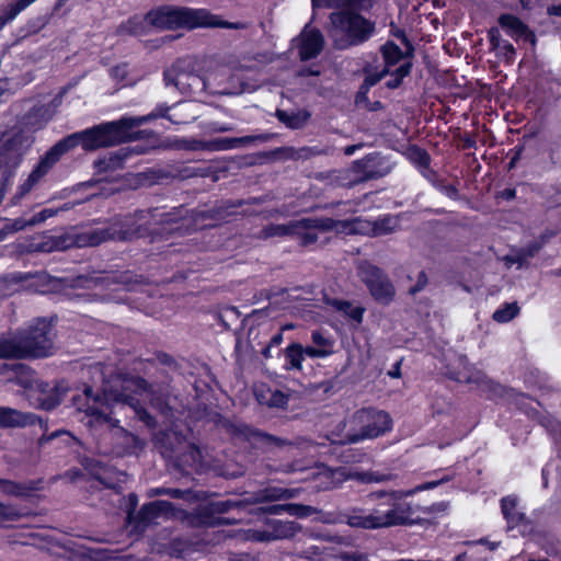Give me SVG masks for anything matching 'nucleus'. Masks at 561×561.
I'll return each instance as SVG.
<instances>
[{"mask_svg": "<svg viewBox=\"0 0 561 561\" xmlns=\"http://www.w3.org/2000/svg\"><path fill=\"white\" fill-rule=\"evenodd\" d=\"M35 486L32 483L16 482L0 478V493L9 496L24 497L28 496Z\"/></svg>", "mask_w": 561, "mask_h": 561, "instance_id": "7c9ffc66", "label": "nucleus"}, {"mask_svg": "<svg viewBox=\"0 0 561 561\" xmlns=\"http://www.w3.org/2000/svg\"><path fill=\"white\" fill-rule=\"evenodd\" d=\"M374 167V159L368 156L353 162V170L360 181L378 179L381 175Z\"/></svg>", "mask_w": 561, "mask_h": 561, "instance_id": "4c0bfd02", "label": "nucleus"}, {"mask_svg": "<svg viewBox=\"0 0 561 561\" xmlns=\"http://www.w3.org/2000/svg\"><path fill=\"white\" fill-rule=\"evenodd\" d=\"M348 525L352 527L364 528V529H379L382 528L379 508H374V511L368 515H351L348 517Z\"/></svg>", "mask_w": 561, "mask_h": 561, "instance_id": "f704fd0d", "label": "nucleus"}, {"mask_svg": "<svg viewBox=\"0 0 561 561\" xmlns=\"http://www.w3.org/2000/svg\"><path fill=\"white\" fill-rule=\"evenodd\" d=\"M375 2L376 0H311L313 9L339 8L342 4L344 9L357 12L370 10Z\"/></svg>", "mask_w": 561, "mask_h": 561, "instance_id": "b1692460", "label": "nucleus"}, {"mask_svg": "<svg viewBox=\"0 0 561 561\" xmlns=\"http://www.w3.org/2000/svg\"><path fill=\"white\" fill-rule=\"evenodd\" d=\"M412 66L411 61H404L394 70H390V73H388L390 79L386 81L385 85L390 90L398 89L403 83V80L410 76Z\"/></svg>", "mask_w": 561, "mask_h": 561, "instance_id": "79ce46f5", "label": "nucleus"}, {"mask_svg": "<svg viewBox=\"0 0 561 561\" xmlns=\"http://www.w3.org/2000/svg\"><path fill=\"white\" fill-rule=\"evenodd\" d=\"M242 205V201H238L236 203L226 201L210 209L197 213L195 220L203 221L201 228L215 227L221 222L227 221L228 218L234 214V209Z\"/></svg>", "mask_w": 561, "mask_h": 561, "instance_id": "a211bd4d", "label": "nucleus"}, {"mask_svg": "<svg viewBox=\"0 0 561 561\" xmlns=\"http://www.w3.org/2000/svg\"><path fill=\"white\" fill-rule=\"evenodd\" d=\"M348 478H353L359 482H363V483H371V482H380V481H383V477L382 476H379L375 472H355V473H350L347 476Z\"/></svg>", "mask_w": 561, "mask_h": 561, "instance_id": "0e129e2a", "label": "nucleus"}, {"mask_svg": "<svg viewBox=\"0 0 561 561\" xmlns=\"http://www.w3.org/2000/svg\"><path fill=\"white\" fill-rule=\"evenodd\" d=\"M365 80L371 85H376L381 79H383L390 70L387 67H383L381 70H373L369 67H364Z\"/></svg>", "mask_w": 561, "mask_h": 561, "instance_id": "4d7b16f0", "label": "nucleus"}, {"mask_svg": "<svg viewBox=\"0 0 561 561\" xmlns=\"http://www.w3.org/2000/svg\"><path fill=\"white\" fill-rule=\"evenodd\" d=\"M54 337L51 320L38 318L18 339H14L16 359L44 358L51 355Z\"/></svg>", "mask_w": 561, "mask_h": 561, "instance_id": "423d86ee", "label": "nucleus"}, {"mask_svg": "<svg viewBox=\"0 0 561 561\" xmlns=\"http://www.w3.org/2000/svg\"><path fill=\"white\" fill-rule=\"evenodd\" d=\"M358 222H360L359 217L345 220L333 219L330 217L302 218L295 220L297 228L293 230L291 236L297 237L302 247H308L318 241V231H331L333 229L343 231L348 229L351 231H356L357 229L354 227V225Z\"/></svg>", "mask_w": 561, "mask_h": 561, "instance_id": "1a4fd4ad", "label": "nucleus"}, {"mask_svg": "<svg viewBox=\"0 0 561 561\" xmlns=\"http://www.w3.org/2000/svg\"><path fill=\"white\" fill-rule=\"evenodd\" d=\"M290 150V148L280 147L271 151L257 152L253 156L254 159L251 163H264L272 160L288 158L289 156L285 153H287Z\"/></svg>", "mask_w": 561, "mask_h": 561, "instance_id": "de8ad7c7", "label": "nucleus"}, {"mask_svg": "<svg viewBox=\"0 0 561 561\" xmlns=\"http://www.w3.org/2000/svg\"><path fill=\"white\" fill-rule=\"evenodd\" d=\"M227 428L231 435L242 438L254 448L262 449L263 451H273L291 445V442L287 438L275 436L244 423H230Z\"/></svg>", "mask_w": 561, "mask_h": 561, "instance_id": "ddd939ff", "label": "nucleus"}, {"mask_svg": "<svg viewBox=\"0 0 561 561\" xmlns=\"http://www.w3.org/2000/svg\"><path fill=\"white\" fill-rule=\"evenodd\" d=\"M78 146L82 147V136L79 135V131L70 134L58 140L45 152L43 157L47 162L50 163V165L54 167L64 154L68 153Z\"/></svg>", "mask_w": 561, "mask_h": 561, "instance_id": "6ab92c4d", "label": "nucleus"}, {"mask_svg": "<svg viewBox=\"0 0 561 561\" xmlns=\"http://www.w3.org/2000/svg\"><path fill=\"white\" fill-rule=\"evenodd\" d=\"M542 199V205L547 209H556L561 206V184L542 183L537 191Z\"/></svg>", "mask_w": 561, "mask_h": 561, "instance_id": "a878e982", "label": "nucleus"}, {"mask_svg": "<svg viewBox=\"0 0 561 561\" xmlns=\"http://www.w3.org/2000/svg\"><path fill=\"white\" fill-rule=\"evenodd\" d=\"M190 545L188 542L181 538L175 537L169 541L167 545V553L173 558H183V556L188 551Z\"/></svg>", "mask_w": 561, "mask_h": 561, "instance_id": "3c124183", "label": "nucleus"}, {"mask_svg": "<svg viewBox=\"0 0 561 561\" xmlns=\"http://www.w3.org/2000/svg\"><path fill=\"white\" fill-rule=\"evenodd\" d=\"M497 22L511 37L519 38L528 31V26L518 16L511 13L501 14Z\"/></svg>", "mask_w": 561, "mask_h": 561, "instance_id": "cd10ccee", "label": "nucleus"}, {"mask_svg": "<svg viewBox=\"0 0 561 561\" xmlns=\"http://www.w3.org/2000/svg\"><path fill=\"white\" fill-rule=\"evenodd\" d=\"M174 505L169 501L157 500L144 504L136 515V523L144 527L154 523L159 517H169L174 514Z\"/></svg>", "mask_w": 561, "mask_h": 561, "instance_id": "f3484780", "label": "nucleus"}, {"mask_svg": "<svg viewBox=\"0 0 561 561\" xmlns=\"http://www.w3.org/2000/svg\"><path fill=\"white\" fill-rule=\"evenodd\" d=\"M295 228H297V225H295V221H290L287 225L268 224L267 226L263 227L261 234L265 239H270V238H274V237L291 236L293 230Z\"/></svg>", "mask_w": 561, "mask_h": 561, "instance_id": "c03bdc74", "label": "nucleus"}, {"mask_svg": "<svg viewBox=\"0 0 561 561\" xmlns=\"http://www.w3.org/2000/svg\"><path fill=\"white\" fill-rule=\"evenodd\" d=\"M501 511L510 528L529 524L527 516L517 511V500L514 496L508 495L501 500Z\"/></svg>", "mask_w": 561, "mask_h": 561, "instance_id": "5701e85b", "label": "nucleus"}, {"mask_svg": "<svg viewBox=\"0 0 561 561\" xmlns=\"http://www.w3.org/2000/svg\"><path fill=\"white\" fill-rule=\"evenodd\" d=\"M154 210L136 209L133 213L116 214L104 220L103 226L82 230L72 236L57 237L54 242L56 250L70 248H94L102 243L128 242L136 239H150L151 242L165 238L171 232L170 215H163L157 227H151L149 218L154 217Z\"/></svg>", "mask_w": 561, "mask_h": 561, "instance_id": "f257e3e1", "label": "nucleus"}, {"mask_svg": "<svg viewBox=\"0 0 561 561\" xmlns=\"http://www.w3.org/2000/svg\"><path fill=\"white\" fill-rule=\"evenodd\" d=\"M264 135H248L242 137H219L208 141V149L215 151L231 150L234 148L245 147L257 140H265Z\"/></svg>", "mask_w": 561, "mask_h": 561, "instance_id": "412c9836", "label": "nucleus"}, {"mask_svg": "<svg viewBox=\"0 0 561 561\" xmlns=\"http://www.w3.org/2000/svg\"><path fill=\"white\" fill-rule=\"evenodd\" d=\"M419 173L432 186L435 188L438 186V184L442 182L443 178L439 175V173L434 170L431 164H427L426 167L419 170Z\"/></svg>", "mask_w": 561, "mask_h": 561, "instance_id": "052dcab7", "label": "nucleus"}, {"mask_svg": "<svg viewBox=\"0 0 561 561\" xmlns=\"http://www.w3.org/2000/svg\"><path fill=\"white\" fill-rule=\"evenodd\" d=\"M298 56L301 61L317 58L324 47V37L319 28L306 25L296 38Z\"/></svg>", "mask_w": 561, "mask_h": 561, "instance_id": "dca6fc26", "label": "nucleus"}, {"mask_svg": "<svg viewBox=\"0 0 561 561\" xmlns=\"http://www.w3.org/2000/svg\"><path fill=\"white\" fill-rule=\"evenodd\" d=\"M346 477L343 471L324 469L321 472H318L314 478V489L318 491H328L339 488Z\"/></svg>", "mask_w": 561, "mask_h": 561, "instance_id": "393cba45", "label": "nucleus"}, {"mask_svg": "<svg viewBox=\"0 0 561 561\" xmlns=\"http://www.w3.org/2000/svg\"><path fill=\"white\" fill-rule=\"evenodd\" d=\"M520 312V308L516 301L504 302L492 314V319L497 323H507L516 318Z\"/></svg>", "mask_w": 561, "mask_h": 561, "instance_id": "a19ab883", "label": "nucleus"}, {"mask_svg": "<svg viewBox=\"0 0 561 561\" xmlns=\"http://www.w3.org/2000/svg\"><path fill=\"white\" fill-rule=\"evenodd\" d=\"M408 158L417 171L432 162L431 154L427 150L417 145H412L409 148Z\"/></svg>", "mask_w": 561, "mask_h": 561, "instance_id": "37998d69", "label": "nucleus"}, {"mask_svg": "<svg viewBox=\"0 0 561 561\" xmlns=\"http://www.w3.org/2000/svg\"><path fill=\"white\" fill-rule=\"evenodd\" d=\"M28 222H30V219L26 220L22 217L15 218V219H9V220H7L3 229L0 232H3L7 234V233H13V232L24 230L26 227H31Z\"/></svg>", "mask_w": 561, "mask_h": 561, "instance_id": "bf43d9fd", "label": "nucleus"}, {"mask_svg": "<svg viewBox=\"0 0 561 561\" xmlns=\"http://www.w3.org/2000/svg\"><path fill=\"white\" fill-rule=\"evenodd\" d=\"M328 304L337 312L343 313L345 318L353 321L355 328L363 323L364 314L366 312L365 307L360 305L354 306L352 301L341 298H332Z\"/></svg>", "mask_w": 561, "mask_h": 561, "instance_id": "4be33fe9", "label": "nucleus"}, {"mask_svg": "<svg viewBox=\"0 0 561 561\" xmlns=\"http://www.w3.org/2000/svg\"><path fill=\"white\" fill-rule=\"evenodd\" d=\"M163 81L165 85H174L187 96H196L207 88L205 78L193 69H186L181 59L174 61L170 68L163 71Z\"/></svg>", "mask_w": 561, "mask_h": 561, "instance_id": "9b49d317", "label": "nucleus"}, {"mask_svg": "<svg viewBox=\"0 0 561 561\" xmlns=\"http://www.w3.org/2000/svg\"><path fill=\"white\" fill-rule=\"evenodd\" d=\"M129 157V150L127 148H121L115 152H111L106 159L108 162L115 164V170L123 167L125 160Z\"/></svg>", "mask_w": 561, "mask_h": 561, "instance_id": "680f3d73", "label": "nucleus"}, {"mask_svg": "<svg viewBox=\"0 0 561 561\" xmlns=\"http://www.w3.org/2000/svg\"><path fill=\"white\" fill-rule=\"evenodd\" d=\"M405 496L407 494L401 491L399 494V500L392 502L391 508H379V516L382 528L392 526H408L413 524L411 516L413 515L414 511L411 503L404 500Z\"/></svg>", "mask_w": 561, "mask_h": 561, "instance_id": "2eb2a0df", "label": "nucleus"}, {"mask_svg": "<svg viewBox=\"0 0 561 561\" xmlns=\"http://www.w3.org/2000/svg\"><path fill=\"white\" fill-rule=\"evenodd\" d=\"M61 436H67L69 438H71V434L70 432L66 431V430H57V431H54L51 433H44L37 440V444L39 447H44L46 444L50 443L51 440L58 438V437H61Z\"/></svg>", "mask_w": 561, "mask_h": 561, "instance_id": "69168bd1", "label": "nucleus"}, {"mask_svg": "<svg viewBox=\"0 0 561 561\" xmlns=\"http://www.w3.org/2000/svg\"><path fill=\"white\" fill-rule=\"evenodd\" d=\"M385 66L390 70V67L396 66L404 58L403 50L392 41H387L380 47Z\"/></svg>", "mask_w": 561, "mask_h": 561, "instance_id": "e433bc0d", "label": "nucleus"}, {"mask_svg": "<svg viewBox=\"0 0 561 561\" xmlns=\"http://www.w3.org/2000/svg\"><path fill=\"white\" fill-rule=\"evenodd\" d=\"M272 388L266 383H261L254 389L256 401L262 405H268V396L272 394Z\"/></svg>", "mask_w": 561, "mask_h": 561, "instance_id": "774afa93", "label": "nucleus"}, {"mask_svg": "<svg viewBox=\"0 0 561 561\" xmlns=\"http://www.w3.org/2000/svg\"><path fill=\"white\" fill-rule=\"evenodd\" d=\"M436 190L453 201L459 199L458 188L454 184L447 183L445 179L442 180Z\"/></svg>", "mask_w": 561, "mask_h": 561, "instance_id": "e2e57ef3", "label": "nucleus"}, {"mask_svg": "<svg viewBox=\"0 0 561 561\" xmlns=\"http://www.w3.org/2000/svg\"><path fill=\"white\" fill-rule=\"evenodd\" d=\"M277 119L290 129H299L306 125L310 117V113L307 111H298L288 113L284 110L276 111Z\"/></svg>", "mask_w": 561, "mask_h": 561, "instance_id": "2f4dec72", "label": "nucleus"}, {"mask_svg": "<svg viewBox=\"0 0 561 561\" xmlns=\"http://www.w3.org/2000/svg\"><path fill=\"white\" fill-rule=\"evenodd\" d=\"M22 516L16 505L0 502V527L8 522H18Z\"/></svg>", "mask_w": 561, "mask_h": 561, "instance_id": "8fccbe9b", "label": "nucleus"}, {"mask_svg": "<svg viewBox=\"0 0 561 561\" xmlns=\"http://www.w3.org/2000/svg\"><path fill=\"white\" fill-rule=\"evenodd\" d=\"M24 425L25 421L21 412L10 408H0L1 428L21 427Z\"/></svg>", "mask_w": 561, "mask_h": 561, "instance_id": "ea45409f", "label": "nucleus"}, {"mask_svg": "<svg viewBox=\"0 0 561 561\" xmlns=\"http://www.w3.org/2000/svg\"><path fill=\"white\" fill-rule=\"evenodd\" d=\"M359 275L362 282L377 304L388 306L393 301L396 288L383 270L367 263L360 267Z\"/></svg>", "mask_w": 561, "mask_h": 561, "instance_id": "f8f14e48", "label": "nucleus"}, {"mask_svg": "<svg viewBox=\"0 0 561 561\" xmlns=\"http://www.w3.org/2000/svg\"><path fill=\"white\" fill-rule=\"evenodd\" d=\"M148 388L149 383L144 377L115 374L103 382L101 392L94 393L93 388L85 385L83 393L72 398V404L78 411L84 412L98 422L111 423L113 405L123 403L133 409L135 419L153 430L158 422L138 397Z\"/></svg>", "mask_w": 561, "mask_h": 561, "instance_id": "f03ea898", "label": "nucleus"}, {"mask_svg": "<svg viewBox=\"0 0 561 561\" xmlns=\"http://www.w3.org/2000/svg\"><path fill=\"white\" fill-rule=\"evenodd\" d=\"M311 342L318 350L325 352V358L334 353V340L330 335H325L321 330L311 332Z\"/></svg>", "mask_w": 561, "mask_h": 561, "instance_id": "49530a36", "label": "nucleus"}, {"mask_svg": "<svg viewBox=\"0 0 561 561\" xmlns=\"http://www.w3.org/2000/svg\"><path fill=\"white\" fill-rule=\"evenodd\" d=\"M286 511L285 514L290 516H295L298 518H307L312 516L317 510L311 505L300 504V503H287L285 504Z\"/></svg>", "mask_w": 561, "mask_h": 561, "instance_id": "09e8293b", "label": "nucleus"}, {"mask_svg": "<svg viewBox=\"0 0 561 561\" xmlns=\"http://www.w3.org/2000/svg\"><path fill=\"white\" fill-rule=\"evenodd\" d=\"M108 75L113 81L126 85V80L129 75L128 64L121 62L110 68Z\"/></svg>", "mask_w": 561, "mask_h": 561, "instance_id": "864d4df0", "label": "nucleus"}, {"mask_svg": "<svg viewBox=\"0 0 561 561\" xmlns=\"http://www.w3.org/2000/svg\"><path fill=\"white\" fill-rule=\"evenodd\" d=\"M528 399H529V397H528V396H526V394H524V393H520V394L516 398V400H515V401H516V405H517V408H518L522 412H524L528 417H530V419H533V420H538V419L541 416V414H540V412H539L536 408H534V407L529 405V404L526 402V400H528Z\"/></svg>", "mask_w": 561, "mask_h": 561, "instance_id": "5fc2aeb1", "label": "nucleus"}, {"mask_svg": "<svg viewBox=\"0 0 561 561\" xmlns=\"http://www.w3.org/2000/svg\"><path fill=\"white\" fill-rule=\"evenodd\" d=\"M245 503L241 500L226 499L198 504L188 515V522L196 528H216L236 525L241 517L222 516L233 510L243 511Z\"/></svg>", "mask_w": 561, "mask_h": 561, "instance_id": "6e6552de", "label": "nucleus"}, {"mask_svg": "<svg viewBox=\"0 0 561 561\" xmlns=\"http://www.w3.org/2000/svg\"><path fill=\"white\" fill-rule=\"evenodd\" d=\"M336 30V47L346 49L366 43L376 31L375 22L357 11L342 9L330 15Z\"/></svg>", "mask_w": 561, "mask_h": 561, "instance_id": "39448f33", "label": "nucleus"}, {"mask_svg": "<svg viewBox=\"0 0 561 561\" xmlns=\"http://www.w3.org/2000/svg\"><path fill=\"white\" fill-rule=\"evenodd\" d=\"M151 22L149 21L147 13L145 15L134 14L127 20L121 22L116 28L118 36H145L150 33Z\"/></svg>", "mask_w": 561, "mask_h": 561, "instance_id": "aec40b11", "label": "nucleus"}, {"mask_svg": "<svg viewBox=\"0 0 561 561\" xmlns=\"http://www.w3.org/2000/svg\"><path fill=\"white\" fill-rule=\"evenodd\" d=\"M0 358L16 359L15 340L0 337Z\"/></svg>", "mask_w": 561, "mask_h": 561, "instance_id": "13d9d810", "label": "nucleus"}, {"mask_svg": "<svg viewBox=\"0 0 561 561\" xmlns=\"http://www.w3.org/2000/svg\"><path fill=\"white\" fill-rule=\"evenodd\" d=\"M171 110V106H169L167 103H159L157 104V106L153 108L152 112H150L149 114L147 115H142V116H131V117H127L130 125H131V128L134 129L135 127H139L146 123H149L153 119H157V118H167L169 119L170 116H169V111Z\"/></svg>", "mask_w": 561, "mask_h": 561, "instance_id": "c9c22d12", "label": "nucleus"}, {"mask_svg": "<svg viewBox=\"0 0 561 561\" xmlns=\"http://www.w3.org/2000/svg\"><path fill=\"white\" fill-rule=\"evenodd\" d=\"M147 16L153 27L170 31L180 28L191 31L199 27L245 30L249 26L247 22L224 20L219 15L210 13L207 9L168 4L149 10Z\"/></svg>", "mask_w": 561, "mask_h": 561, "instance_id": "7ed1b4c3", "label": "nucleus"}, {"mask_svg": "<svg viewBox=\"0 0 561 561\" xmlns=\"http://www.w3.org/2000/svg\"><path fill=\"white\" fill-rule=\"evenodd\" d=\"M300 529L296 522L266 518L262 528L247 530V539L254 542H268L293 538Z\"/></svg>", "mask_w": 561, "mask_h": 561, "instance_id": "4468645a", "label": "nucleus"}, {"mask_svg": "<svg viewBox=\"0 0 561 561\" xmlns=\"http://www.w3.org/2000/svg\"><path fill=\"white\" fill-rule=\"evenodd\" d=\"M36 0H14L8 2L0 11V30L13 21L23 10Z\"/></svg>", "mask_w": 561, "mask_h": 561, "instance_id": "c756f323", "label": "nucleus"}, {"mask_svg": "<svg viewBox=\"0 0 561 561\" xmlns=\"http://www.w3.org/2000/svg\"><path fill=\"white\" fill-rule=\"evenodd\" d=\"M298 489L270 486L261 491V499L268 502L289 500L298 495Z\"/></svg>", "mask_w": 561, "mask_h": 561, "instance_id": "58836bf2", "label": "nucleus"}, {"mask_svg": "<svg viewBox=\"0 0 561 561\" xmlns=\"http://www.w3.org/2000/svg\"><path fill=\"white\" fill-rule=\"evenodd\" d=\"M354 423L358 432L350 437V442L356 443L364 439L377 438L392 428L390 415L375 408H364L354 414Z\"/></svg>", "mask_w": 561, "mask_h": 561, "instance_id": "9d476101", "label": "nucleus"}, {"mask_svg": "<svg viewBox=\"0 0 561 561\" xmlns=\"http://www.w3.org/2000/svg\"><path fill=\"white\" fill-rule=\"evenodd\" d=\"M370 227L371 234L375 237L385 236L393 232L398 226V220L394 216L387 214L379 216L374 221H367Z\"/></svg>", "mask_w": 561, "mask_h": 561, "instance_id": "72a5a7b5", "label": "nucleus"}, {"mask_svg": "<svg viewBox=\"0 0 561 561\" xmlns=\"http://www.w3.org/2000/svg\"><path fill=\"white\" fill-rule=\"evenodd\" d=\"M56 214H57V209L44 208L41 211L34 214L30 218V222L28 224H30V226H36V225H38L41 222H44L48 218L54 217Z\"/></svg>", "mask_w": 561, "mask_h": 561, "instance_id": "338daca9", "label": "nucleus"}, {"mask_svg": "<svg viewBox=\"0 0 561 561\" xmlns=\"http://www.w3.org/2000/svg\"><path fill=\"white\" fill-rule=\"evenodd\" d=\"M289 396L282 390L274 389L272 394L268 396V408L286 409L288 405Z\"/></svg>", "mask_w": 561, "mask_h": 561, "instance_id": "6e6d98bb", "label": "nucleus"}, {"mask_svg": "<svg viewBox=\"0 0 561 561\" xmlns=\"http://www.w3.org/2000/svg\"><path fill=\"white\" fill-rule=\"evenodd\" d=\"M51 168L53 165H50V163L47 162L44 159V157H42L25 181L32 184V186L34 187L38 183V181L48 173V171Z\"/></svg>", "mask_w": 561, "mask_h": 561, "instance_id": "603ef678", "label": "nucleus"}, {"mask_svg": "<svg viewBox=\"0 0 561 561\" xmlns=\"http://www.w3.org/2000/svg\"><path fill=\"white\" fill-rule=\"evenodd\" d=\"M284 369L287 371H301L302 370V344L291 342L283 351Z\"/></svg>", "mask_w": 561, "mask_h": 561, "instance_id": "bb28decb", "label": "nucleus"}, {"mask_svg": "<svg viewBox=\"0 0 561 561\" xmlns=\"http://www.w3.org/2000/svg\"><path fill=\"white\" fill-rule=\"evenodd\" d=\"M39 389L41 393L38 397V407L41 409L45 411H51L61 403V393L56 386L49 388V385L46 382L39 385Z\"/></svg>", "mask_w": 561, "mask_h": 561, "instance_id": "c85d7f7f", "label": "nucleus"}, {"mask_svg": "<svg viewBox=\"0 0 561 561\" xmlns=\"http://www.w3.org/2000/svg\"><path fill=\"white\" fill-rule=\"evenodd\" d=\"M151 210H154V217L149 218L151 227H157L161 222V217L163 215H170V218L172 219V224H170L169 227H172L171 232H169L165 238H161L160 241H170V244H173L172 238L174 234H182V230L185 227V224L183 221H180L172 213H159V208H150ZM150 243H154L148 239ZM156 242H159V240H156Z\"/></svg>", "mask_w": 561, "mask_h": 561, "instance_id": "473e14b6", "label": "nucleus"}, {"mask_svg": "<svg viewBox=\"0 0 561 561\" xmlns=\"http://www.w3.org/2000/svg\"><path fill=\"white\" fill-rule=\"evenodd\" d=\"M401 491L391 490V491H375L368 494V499L370 501H376L377 507L382 510V507L391 508L392 502L399 500V494Z\"/></svg>", "mask_w": 561, "mask_h": 561, "instance_id": "a18cd8bd", "label": "nucleus"}, {"mask_svg": "<svg viewBox=\"0 0 561 561\" xmlns=\"http://www.w3.org/2000/svg\"><path fill=\"white\" fill-rule=\"evenodd\" d=\"M146 134L147 130H133L128 118L125 116L79 131V135L82 136V149L84 151H94L144 139Z\"/></svg>", "mask_w": 561, "mask_h": 561, "instance_id": "20e7f679", "label": "nucleus"}, {"mask_svg": "<svg viewBox=\"0 0 561 561\" xmlns=\"http://www.w3.org/2000/svg\"><path fill=\"white\" fill-rule=\"evenodd\" d=\"M33 139L21 127H12L0 135V167L3 168L0 180L8 176V185L14 176L16 169L24 160Z\"/></svg>", "mask_w": 561, "mask_h": 561, "instance_id": "0eeeda50", "label": "nucleus"}]
</instances>
